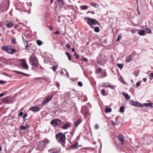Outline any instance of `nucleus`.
Returning <instances> with one entry per match:
<instances>
[{
    "label": "nucleus",
    "mask_w": 153,
    "mask_h": 153,
    "mask_svg": "<svg viewBox=\"0 0 153 153\" xmlns=\"http://www.w3.org/2000/svg\"><path fill=\"white\" fill-rule=\"evenodd\" d=\"M14 47L13 45L3 46L1 47V49L8 53L12 54L16 51V50L14 49Z\"/></svg>",
    "instance_id": "obj_1"
},
{
    "label": "nucleus",
    "mask_w": 153,
    "mask_h": 153,
    "mask_svg": "<svg viewBox=\"0 0 153 153\" xmlns=\"http://www.w3.org/2000/svg\"><path fill=\"white\" fill-rule=\"evenodd\" d=\"M84 20L91 28H93V25L100 24L99 22L96 20L88 17H85Z\"/></svg>",
    "instance_id": "obj_2"
},
{
    "label": "nucleus",
    "mask_w": 153,
    "mask_h": 153,
    "mask_svg": "<svg viewBox=\"0 0 153 153\" xmlns=\"http://www.w3.org/2000/svg\"><path fill=\"white\" fill-rule=\"evenodd\" d=\"M56 140H58V141H60L62 143L65 144V136L62 132H59L56 135Z\"/></svg>",
    "instance_id": "obj_3"
},
{
    "label": "nucleus",
    "mask_w": 153,
    "mask_h": 153,
    "mask_svg": "<svg viewBox=\"0 0 153 153\" xmlns=\"http://www.w3.org/2000/svg\"><path fill=\"white\" fill-rule=\"evenodd\" d=\"M29 61L32 65L35 67L38 66V60L36 57L34 56L31 57L29 59Z\"/></svg>",
    "instance_id": "obj_4"
},
{
    "label": "nucleus",
    "mask_w": 153,
    "mask_h": 153,
    "mask_svg": "<svg viewBox=\"0 0 153 153\" xmlns=\"http://www.w3.org/2000/svg\"><path fill=\"white\" fill-rule=\"evenodd\" d=\"M62 123V121L58 119H55L52 120L50 122L51 125L53 126L60 125Z\"/></svg>",
    "instance_id": "obj_5"
},
{
    "label": "nucleus",
    "mask_w": 153,
    "mask_h": 153,
    "mask_svg": "<svg viewBox=\"0 0 153 153\" xmlns=\"http://www.w3.org/2000/svg\"><path fill=\"white\" fill-rule=\"evenodd\" d=\"M53 96L51 95L46 97L44 100L42 102L41 105L42 106H44L46 104L48 103L53 98Z\"/></svg>",
    "instance_id": "obj_6"
},
{
    "label": "nucleus",
    "mask_w": 153,
    "mask_h": 153,
    "mask_svg": "<svg viewBox=\"0 0 153 153\" xmlns=\"http://www.w3.org/2000/svg\"><path fill=\"white\" fill-rule=\"evenodd\" d=\"M20 64L23 68L25 69H26L28 68V66L27 65L26 61L23 59H21L20 60Z\"/></svg>",
    "instance_id": "obj_7"
},
{
    "label": "nucleus",
    "mask_w": 153,
    "mask_h": 153,
    "mask_svg": "<svg viewBox=\"0 0 153 153\" xmlns=\"http://www.w3.org/2000/svg\"><path fill=\"white\" fill-rule=\"evenodd\" d=\"M129 103L134 106H137L138 107H142V105L141 104L138 102H134L132 100H131L129 101Z\"/></svg>",
    "instance_id": "obj_8"
},
{
    "label": "nucleus",
    "mask_w": 153,
    "mask_h": 153,
    "mask_svg": "<svg viewBox=\"0 0 153 153\" xmlns=\"http://www.w3.org/2000/svg\"><path fill=\"white\" fill-rule=\"evenodd\" d=\"M29 110L33 112H36L39 111L40 109L39 107L37 106H32L30 108Z\"/></svg>",
    "instance_id": "obj_9"
},
{
    "label": "nucleus",
    "mask_w": 153,
    "mask_h": 153,
    "mask_svg": "<svg viewBox=\"0 0 153 153\" xmlns=\"http://www.w3.org/2000/svg\"><path fill=\"white\" fill-rule=\"evenodd\" d=\"M22 38L23 43L24 45L25 46V49L26 50H28V42L27 40H25V39L22 36Z\"/></svg>",
    "instance_id": "obj_10"
},
{
    "label": "nucleus",
    "mask_w": 153,
    "mask_h": 153,
    "mask_svg": "<svg viewBox=\"0 0 153 153\" xmlns=\"http://www.w3.org/2000/svg\"><path fill=\"white\" fill-rule=\"evenodd\" d=\"M118 140L122 142V144L124 145V137L122 134H120L118 136Z\"/></svg>",
    "instance_id": "obj_11"
},
{
    "label": "nucleus",
    "mask_w": 153,
    "mask_h": 153,
    "mask_svg": "<svg viewBox=\"0 0 153 153\" xmlns=\"http://www.w3.org/2000/svg\"><path fill=\"white\" fill-rule=\"evenodd\" d=\"M122 94L125 97L126 100H128L130 99V97L128 95L127 93L125 92H123Z\"/></svg>",
    "instance_id": "obj_12"
},
{
    "label": "nucleus",
    "mask_w": 153,
    "mask_h": 153,
    "mask_svg": "<svg viewBox=\"0 0 153 153\" xmlns=\"http://www.w3.org/2000/svg\"><path fill=\"white\" fill-rule=\"evenodd\" d=\"M71 126V124L70 123H67L63 125L62 127V128L63 129H66L70 127Z\"/></svg>",
    "instance_id": "obj_13"
},
{
    "label": "nucleus",
    "mask_w": 153,
    "mask_h": 153,
    "mask_svg": "<svg viewBox=\"0 0 153 153\" xmlns=\"http://www.w3.org/2000/svg\"><path fill=\"white\" fill-rule=\"evenodd\" d=\"M133 55L131 54L126 59V62H129L132 61V59Z\"/></svg>",
    "instance_id": "obj_14"
},
{
    "label": "nucleus",
    "mask_w": 153,
    "mask_h": 153,
    "mask_svg": "<svg viewBox=\"0 0 153 153\" xmlns=\"http://www.w3.org/2000/svg\"><path fill=\"white\" fill-rule=\"evenodd\" d=\"M82 122V120L81 119H78L77 120L75 123V129Z\"/></svg>",
    "instance_id": "obj_15"
},
{
    "label": "nucleus",
    "mask_w": 153,
    "mask_h": 153,
    "mask_svg": "<svg viewBox=\"0 0 153 153\" xmlns=\"http://www.w3.org/2000/svg\"><path fill=\"white\" fill-rule=\"evenodd\" d=\"M145 106L149 107V108H153V103H145L144 104Z\"/></svg>",
    "instance_id": "obj_16"
},
{
    "label": "nucleus",
    "mask_w": 153,
    "mask_h": 153,
    "mask_svg": "<svg viewBox=\"0 0 153 153\" xmlns=\"http://www.w3.org/2000/svg\"><path fill=\"white\" fill-rule=\"evenodd\" d=\"M59 4L60 5V7H63L64 5V3L62 0H57Z\"/></svg>",
    "instance_id": "obj_17"
},
{
    "label": "nucleus",
    "mask_w": 153,
    "mask_h": 153,
    "mask_svg": "<svg viewBox=\"0 0 153 153\" xmlns=\"http://www.w3.org/2000/svg\"><path fill=\"white\" fill-rule=\"evenodd\" d=\"M8 98H10V97H7L4 98L2 100V102L3 103H7L9 101V100L8 99Z\"/></svg>",
    "instance_id": "obj_18"
},
{
    "label": "nucleus",
    "mask_w": 153,
    "mask_h": 153,
    "mask_svg": "<svg viewBox=\"0 0 153 153\" xmlns=\"http://www.w3.org/2000/svg\"><path fill=\"white\" fill-rule=\"evenodd\" d=\"M143 28L148 33H151V31L149 28H148L144 26Z\"/></svg>",
    "instance_id": "obj_19"
},
{
    "label": "nucleus",
    "mask_w": 153,
    "mask_h": 153,
    "mask_svg": "<svg viewBox=\"0 0 153 153\" xmlns=\"http://www.w3.org/2000/svg\"><path fill=\"white\" fill-rule=\"evenodd\" d=\"M102 72V70L101 68H97L95 72V73L96 74H98L101 73Z\"/></svg>",
    "instance_id": "obj_20"
},
{
    "label": "nucleus",
    "mask_w": 153,
    "mask_h": 153,
    "mask_svg": "<svg viewBox=\"0 0 153 153\" xmlns=\"http://www.w3.org/2000/svg\"><path fill=\"white\" fill-rule=\"evenodd\" d=\"M78 145V143H76L73 144L71 147L72 148L74 149H76L77 148V146Z\"/></svg>",
    "instance_id": "obj_21"
},
{
    "label": "nucleus",
    "mask_w": 153,
    "mask_h": 153,
    "mask_svg": "<svg viewBox=\"0 0 153 153\" xmlns=\"http://www.w3.org/2000/svg\"><path fill=\"white\" fill-rule=\"evenodd\" d=\"M8 28H11L13 26V25L11 22H10L8 24L6 25Z\"/></svg>",
    "instance_id": "obj_22"
},
{
    "label": "nucleus",
    "mask_w": 153,
    "mask_h": 153,
    "mask_svg": "<svg viewBox=\"0 0 153 153\" xmlns=\"http://www.w3.org/2000/svg\"><path fill=\"white\" fill-rule=\"evenodd\" d=\"M65 54L68 57L69 60H71V56L69 53L68 52H66L65 53Z\"/></svg>",
    "instance_id": "obj_23"
},
{
    "label": "nucleus",
    "mask_w": 153,
    "mask_h": 153,
    "mask_svg": "<svg viewBox=\"0 0 153 153\" xmlns=\"http://www.w3.org/2000/svg\"><path fill=\"white\" fill-rule=\"evenodd\" d=\"M139 35L142 36H144L145 35V31L144 30H141L138 32Z\"/></svg>",
    "instance_id": "obj_24"
},
{
    "label": "nucleus",
    "mask_w": 153,
    "mask_h": 153,
    "mask_svg": "<svg viewBox=\"0 0 153 153\" xmlns=\"http://www.w3.org/2000/svg\"><path fill=\"white\" fill-rule=\"evenodd\" d=\"M28 127V126L26 127V126H20V128L22 130H26L27 129V128Z\"/></svg>",
    "instance_id": "obj_25"
},
{
    "label": "nucleus",
    "mask_w": 153,
    "mask_h": 153,
    "mask_svg": "<svg viewBox=\"0 0 153 153\" xmlns=\"http://www.w3.org/2000/svg\"><path fill=\"white\" fill-rule=\"evenodd\" d=\"M139 73V70H136L133 73V74L134 75L136 76H138Z\"/></svg>",
    "instance_id": "obj_26"
},
{
    "label": "nucleus",
    "mask_w": 153,
    "mask_h": 153,
    "mask_svg": "<svg viewBox=\"0 0 153 153\" xmlns=\"http://www.w3.org/2000/svg\"><path fill=\"white\" fill-rule=\"evenodd\" d=\"M111 108H106L105 110V112L106 113H110L111 112Z\"/></svg>",
    "instance_id": "obj_27"
},
{
    "label": "nucleus",
    "mask_w": 153,
    "mask_h": 153,
    "mask_svg": "<svg viewBox=\"0 0 153 153\" xmlns=\"http://www.w3.org/2000/svg\"><path fill=\"white\" fill-rule=\"evenodd\" d=\"M94 31L97 33L99 32L100 31V29L99 27H96L94 28Z\"/></svg>",
    "instance_id": "obj_28"
},
{
    "label": "nucleus",
    "mask_w": 153,
    "mask_h": 153,
    "mask_svg": "<svg viewBox=\"0 0 153 153\" xmlns=\"http://www.w3.org/2000/svg\"><path fill=\"white\" fill-rule=\"evenodd\" d=\"M102 94L104 96L107 95V94L105 91L104 89H102L101 91Z\"/></svg>",
    "instance_id": "obj_29"
},
{
    "label": "nucleus",
    "mask_w": 153,
    "mask_h": 153,
    "mask_svg": "<svg viewBox=\"0 0 153 153\" xmlns=\"http://www.w3.org/2000/svg\"><path fill=\"white\" fill-rule=\"evenodd\" d=\"M36 43L37 44L39 45L40 46L42 44V42L40 40H37L36 41Z\"/></svg>",
    "instance_id": "obj_30"
},
{
    "label": "nucleus",
    "mask_w": 153,
    "mask_h": 153,
    "mask_svg": "<svg viewBox=\"0 0 153 153\" xmlns=\"http://www.w3.org/2000/svg\"><path fill=\"white\" fill-rule=\"evenodd\" d=\"M117 66L120 69H122L123 67V65L122 64L119 63L117 64Z\"/></svg>",
    "instance_id": "obj_31"
},
{
    "label": "nucleus",
    "mask_w": 153,
    "mask_h": 153,
    "mask_svg": "<svg viewBox=\"0 0 153 153\" xmlns=\"http://www.w3.org/2000/svg\"><path fill=\"white\" fill-rule=\"evenodd\" d=\"M122 36L121 34H119L118 37L116 39V42L119 41L121 38Z\"/></svg>",
    "instance_id": "obj_32"
},
{
    "label": "nucleus",
    "mask_w": 153,
    "mask_h": 153,
    "mask_svg": "<svg viewBox=\"0 0 153 153\" xmlns=\"http://www.w3.org/2000/svg\"><path fill=\"white\" fill-rule=\"evenodd\" d=\"M43 142L46 144L48 143L49 142V140L47 139H44L42 141Z\"/></svg>",
    "instance_id": "obj_33"
},
{
    "label": "nucleus",
    "mask_w": 153,
    "mask_h": 153,
    "mask_svg": "<svg viewBox=\"0 0 153 153\" xmlns=\"http://www.w3.org/2000/svg\"><path fill=\"white\" fill-rule=\"evenodd\" d=\"M120 111L121 113H123L124 111V107L123 106H121L120 108Z\"/></svg>",
    "instance_id": "obj_34"
},
{
    "label": "nucleus",
    "mask_w": 153,
    "mask_h": 153,
    "mask_svg": "<svg viewBox=\"0 0 153 153\" xmlns=\"http://www.w3.org/2000/svg\"><path fill=\"white\" fill-rule=\"evenodd\" d=\"M88 8V7L85 5H83L82 7V8L81 10H85V9H87Z\"/></svg>",
    "instance_id": "obj_35"
},
{
    "label": "nucleus",
    "mask_w": 153,
    "mask_h": 153,
    "mask_svg": "<svg viewBox=\"0 0 153 153\" xmlns=\"http://www.w3.org/2000/svg\"><path fill=\"white\" fill-rule=\"evenodd\" d=\"M57 67H58V66L56 65V66H53L52 68V69L53 70V71L54 72H55V71H56V69L57 68Z\"/></svg>",
    "instance_id": "obj_36"
},
{
    "label": "nucleus",
    "mask_w": 153,
    "mask_h": 153,
    "mask_svg": "<svg viewBox=\"0 0 153 153\" xmlns=\"http://www.w3.org/2000/svg\"><path fill=\"white\" fill-rule=\"evenodd\" d=\"M98 5V4L94 3H92L91 4V6L95 7H97V6Z\"/></svg>",
    "instance_id": "obj_37"
},
{
    "label": "nucleus",
    "mask_w": 153,
    "mask_h": 153,
    "mask_svg": "<svg viewBox=\"0 0 153 153\" xmlns=\"http://www.w3.org/2000/svg\"><path fill=\"white\" fill-rule=\"evenodd\" d=\"M11 42L13 44H16L17 43L16 39L14 38L11 39Z\"/></svg>",
    "instance_id": "obj_38"
},
{
    "label": "nucleus",
    "mask_w": 153,
    "mask_h": 153,
    "mask_svg": "<svg viewBox=\"0 0 153 153\" xmlns=\"http://www.w3.org/2000/svg\"><path fill=\"white\" fill-rule=\"evenodd\" d=\"M102 87H108L111 88L112 89H113L114 88L113 86L111 85H108V86L103 85V86H102Z\"/></svg>",
    "instance_id": "obj_39"
},
{
    "label": "nucleus",
    "mask_w": 153,
    "mask_h": 153,
    "mask_svg": "<svg viewBox=\"0 0 153 153\" xmlns=\"http://www.w3.org/2000/svg\"><path fill=\"white\" fill-rule=\"evenodd\" d=\"M13 71L14 73H16L19 74H22V72H20V71Z\"/></svg>",
    "instance_id": "obj_40"
},
{
    "label": "nucleus",
    "mask_w": 153,
    "mask_h": 153,
    "mask_svg": "<svg viewBox=\"0 0 153 153\" xmlns=\"http://www.w3.org/2000/svg\"><path fill=\"white\" fill-rule=\"evenodd\" d=\"M78 85L80 87H82V83L81 82L79 81L78 82Z\"/></svg>",
    "instance_id": "obj_41"
},
{
    "label": "nucleus",
    "mask_w": 153,
    "mask_h": 153,
    "mask_svg": "<svg viewBox=\"0 0 153 153\" xmlns=\"http://www.w3.org/2000/svg\"><path fill=\"white\" fill-rule=\"evenodd\" d=\"M66 47L68 49H71V45L69 43L67 44L66 45Z\"/></svg>",
    "instance_id": "obj_42"
},
{
    "label": "nucleus",
    "mask_w": 153,
    "mask_h": 153,
    "mask_svg": "<svg viewBox=\"0 0 153 153\" xmlns=\"http://www.w3.org/2000/svg\"><path fill=\"white\" fill-rule=\"evenodd\" d=\"M136 86L137 88L140 85V82L139 81L136 84Z\"/></svg>",
    "instance_id": "obj_43"
},
{
    "label": "nucleus",
    "mask_w": 153,
    "mask_h": 153,
    "mask_svg": "<svg viewBox=\"0 0 153 153\" xmlns=\"http://www.w3.org/2000/svg\"><path fill=\"white\" fill-rule=\"evenodd\" d=\"M63 70H64V71H65L66 72V75L68 77H69V74H68V72L67 71V70H66V69H64V68H63V69H62V71Z\"/></svg>",
    "instance_id": "obj_44"
},
{
    "label": "nucleus",
    "mask_w": 153,
    "mask_h": 153,
    "mask_svg": "<svg viewBox=\"0 0 153 153\" xmlns=\"http://www.w3.org/2000/svg\"><path fill=\"white\" fill-rule=\"evenodd\" d=\"M74 56H76V59H78L79 58V55L78 54H77V53L76 52H75L74 53Z\"/></svg>",
    "instance_id": "obj_45"
},
{
    "label": "nucleus",
    "mask_w": 153,
    "mask_h": 153,
    "mask_svg": "<svg viewBox=\"0 0 153 153\" xmlns=\"http://www.w3.org/2000/svg\"><path fill=\"white\" fill-rule=\"evenodd\" d=\"M99 128V126L97 124H96L94 127V128L95 129H98Z\"/></svg>",
    "instance_id": "obj_46"
},
{
    "label": "nucleus",
    "mask_w": 153,
    "mask_h": 153,
    "mask_svg": "<svg viewBox=\"0 0 153 153\" xmlns=\"http://www.w3.org/2000/svg\"><path fill=\"white\" fill-rule=\"evenodd\" d=\"M82 60L85 62H87L88 61V59L86 58H84L82 59Z\"/></svg>",
    "instance_id": "obj_47"
},
{
    "label": "nucleus",
    "mask_w": 153,
    "mask_h": 153,
    "mask_svg": "<svg viewBox=\"0 0 153 153\" xmlns=\"http://www.w3.org/2000/svg\"><path fill=\"white\" fill-rule=\"evenodd\" d=\"M149 77L150 78V79H152V78L153 77V73L150 74Z\"/></svg>",
    "instance_id": "obj_48"
},
{
    "label": "nucleus",
    "mask_w": 153,
    "mask_h": 153,
    "mask_svg": "<svg viewBox=\"0 0 153 153\" xmlns=\"http://www.w3.org/2000/svg\"><path fill=\"white\" fill-rule=\"evenodd\" d=\"M4 83H6V82L5 81H3L2 80H0V84H3Z\"/></svg>",
    "instance_id": "obj_49"
},
{
    "label": "nucleus",
    "mask_w": 153,
    "mask_h": 153,
    "mask_svg": "<svg viewBox=\"0 0 153 153\" xmlns=\"http://www.w3.org/2000/svg\"><path fill=\"white\" fill-rule=\"evenodd\" d=\"M97 63L100 65H101L102 63L101 61L100 60H99L98 59H97Z\"/></svg>",
    "instance_id": "obj_50"
},
{
    "label": "nucleus",
    "mask_w": 153,
    "mask_h": 153,
    "mask_svg": "<svg viewBox=\"0 0 153 153\" xmlns=\"http://www.w3.org/2000/svg\"><path fill=\"white\" fill-rule=\"evenodd\" d=\"M55 34H59L60 33V32L59 31H56V32H55L54 33Z\"/></svg>",
    "instance_id": "obj_51"
},
{
    "label": "nucleus",
    "mask_w": 153,
    "mask_h": 153,
    "mask_svg": "<svg viewBox=\"0 0 153 153\" xmlns=\"http://www.w3.org/2000/svg\"><path fill=\"white\" fill-rule=\"evenodd\" d=\"M27 116V114L26 113H25L24 114L23 116V118L24 120L25 119L26 117Z\"/></svg>",
    "instance_id": "obj_52"
},
{
    "label": "nucleus",
    "mask_w": 153,
    "mask_h": 153,
    "mask_svg": "<svg viewBox=\"0 0 153 153\" xmlns=\"http://www.w3.org/2000/svg\"><path fill=\"white\" fill-rule=\"evenodd\" d=\"M23 112H19V115L20 116H22L23 115Z\"/></svg>",
    "instance_id": "obj_53"
},
{
    "label": "nucleus",
    "mask_w": 153,
    "mask_h": 153,
    "mask_svg": "<svg viewBox=\"0 0 153 153\" xmlns=\"http://www.w3.org/2000/svg\"><path fill=\"white\" fill-rule=\"evenodd\" d=\"M131 32L132 33H135L136 31L134 29H132L131 30Z\"/></svg>",
    "instance_id": "obj_54"
},
{
    "label": "nucleus",
    "mask_w": 153,
    "mask_h": 153,
    "mask_svg": "<svg viewBox=\"0 0 153 153\" xmlns=\"http://www.w3.org/2000/svg\"><path fill=\"white\" fill-rule=\"evenodd\" d=\"M21 74L23 75L24 76H28V74H25V73H23V72L22 73V74Z\"/></svg>",
    "instance_id": "obj_55"
},
{
    "label": "nucleus",
    "mask_w": 153,
    "mask_h": 153,
    "mask_svg": "<svg viewBox=\"0 0 153 153\" xmlns=\"http://www.w3.org/2000/svg\"><path fill=\"white\" fill-rule=\"evenodd\" d=\"M91 13L92 14H94L95 13L94 12L92 11H88L87 12V13Z\"/></svg>",
    "instance_id": "obj_56"
},
{
    "label": "nucleus",
    "mask_w": 153,
    "mask_h": 153,
    "mask_svg": "<svg viewBox=\"0 0 153 153\" xmlns=\"http://www.w3.org/2000/svg\"><path fill=\"white\" fill-rule=\"evenodd\" d=\"M121 79L120 80L121 82L123 83L124 82V80L121 77Z\"/></svg>",
    "instance_id": "obj_57"
},
{
    "label": "nucleus",
    "mask_w": 153,
    "mask_h": 153,
    "mask_svg": "<svg viewBox=\"0 0 153 153\" xmlns=\"http://www.w3.org/2000/svg\"><path fill=\"white\" fill-rule=\"evenodd\" d=\"M7 91H5L3 93H2V94H3V95L4 96V95L7 94Z\"/></svg>",
    "instance_id": "obj_58"
},
{
    "label": "nucleus",
    "mask_w": 153,
    "mask_h": 153,
    "mask_svg": "<svg viewBox=\"0 0 153 153\" xmlns=\"http://www.w3.org/2000/svg\"><path fill=\"white\" fill-rule=\"evenodd\" d=\"M112 123L113 125H117L118 124H116L114 122L112 121Z\"/></svg>",
    "instance_id": "obj_59"
},
{
    "label": "nucleus",
    "mask_w": 153,
    "mask_h": 153,
    "mask_svg": "<svg viewBox=\"0 0 153 153\" xmlns=\"http://www.w3.org/2000/svg\"><path fill=\"white\" fill-rule=\"evenodd\" d=\"M49 29L51 30H53V29L52 27L51 26H49Z\"/></svg>",
    "instance_id": "obj_60"
},
{
    "label": "nucleus",
    "mask_w": 153,
    "mask_h": 153,
    "mask_svg": "<svg viewBox=\"0 0 153 153\" xmlns=\"http://www.w3.org/2000/svg\"><path fill=\"white\" fill-rule=\"evenodd\" d=\"M143 80L144 82H146L147 80V79L146 78H144L143 79Z\"/></svg>",
    "instance_id": "obj_61"
},
{
    "label": "nucleus",
    "mask_w": 153,
    "mask_h": 153,
    "mask_svg": "<svg viewBox=\"0 0 153 153\" xmlns=\"http://www.w3.org/2000/svg\"><path fill=\"white\" fill-rule=\"evenodd\" d=\"M3 96H4L3 94H2V93H1L0 94V97H2Z\"/></svg>",
    "instance_id": "obj_62"
},
{
    "label": "nucleus",
    "mask_w": 153,
    "mask_h": 153,
    "mask_svg": "<svg viewBox=\"0 0 153 153\" xmlns=\"http://www.w3.org/2000/svg\"><path fill=\"white\" fill-rule=\"evenodd\" d=\"M71 51L72 52H74L75 51V49L74 48H72L71 49Z\"/></svg>",
    "instance_id": "obj_63"
},
{
    "label": "nucleus",
    "mask_w": 153,
    "mask_h": 153,
    "mask_svg": "<svg viewBox=\"0 0 153 153\" xmlns=\"http://www.w3.org/2000/svg\"><path fill=\"white\" fill-rule=\"evenodd\" d=\"M54 0H50V3L52 4L53 3V1Z\"/></svg>",
    "instance_id": "obj_64"
}]
</instances>
